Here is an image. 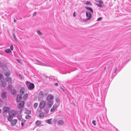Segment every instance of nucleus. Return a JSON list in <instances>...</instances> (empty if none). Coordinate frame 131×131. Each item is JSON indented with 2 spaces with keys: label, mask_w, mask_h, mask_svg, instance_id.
Here are the masks:
<instances>
[{
  "label": "nucleus",
  "mask_w": 131,
  "mask_h": 131,
  "mask_svg": "<svg viewBox=\"0 0 131 131\" xmlns=\"http://www.w3.org/2000/svg\"><path fill=\"white\" fill-rule=\"evenodd\" d=\"M26 84L28 89L29 90H32L34 88L35 85L34 84L28 81H26Z\"/></svg>",
  "instance_id": "nucleus-1"
},
{
  "label": "nucleus",
  "mask_w": 131,
  "mask_h": 131,
  "mask_svg": "<svg viewBox=\"0 0 131 131\" xmlns=\"http://www.w3.org/2000/svg\"><path fill=\"white\" fill-rule=\"evenodd\" d=\"M36 64L38 65L42 66L48 67H50L51 66L50 64L46 63L45 62H42L37 60H36Z\"/></svg>",
  "instance_id": "nucleus-2"
},
{
  "label": "nucleus",
  "mask_w": 131,
  "mask_h": 131,
  "mask_svg": "<svg viewBox=\"0 0 131 131\" xmlns=\"http://www.w3.org/2000/svg\"><path fill=\"white\" fill-rule=\"evenodd\" d=\"M46 105V103L45 101H41L39 103V107L41 109H42L45 107Z\"/></svg>",
  "instance_id": "nucleus-3"
},
{
  "label": "nucleus",
  "mask_w": 131,
  "mask_h": 131,
  "mask_svg": "<svg viewBox=\"0 0 131 131\" xmlns=\"http://www.w3.org/2000/svg\"><path fill=\"white\" fill-rule=\"evenodd\" d=\"M46 94H44L42 91H40L39 93L38 97V99L39 101L41 100L43 98L44 95H46Z\"/></svg>",
  "instance_id": "nucleus-4"
},
{
  "label": "nucleus",
  "mask_w": 131,
  "mask_h": 131,
  "mask_svg": "<svg viewBox=\"0 0 131 131\" xmlns=\"http://www.w3.org/2000/svg\"><path fill=\"white\" fill-rule=\"evenodd\" d=\"M96 2H98L99 4L98 3H96V5L99 7L102 8L103 7V2L101 0H96L95 1Z\"/></svg>",
  "instance_id": "nucleus-5"
},
{
  "label": "nucleus",
  "mask_w": 131,
  "mask_h": 131,
  "mask_svg": "<svg viewBox=\"0 0 131 131\" xmlns=\"http://www.w3.org/2000/svg\"><path fill=\"white\" fill-rule=\"evenodd\" d=\"M18 112L13 110H11L9 112V114L10 116L15 117L16 115L18 114Z\"/></svg>",
  "instance_id": "nucleus-6"
},
{
  "label": "nucleus",
  "mask_w": 131,
  "mask_h": 131,
  "mask_svg": "<svg viewBox=\"0 0 131 131\" xmlns=\"http://www.w3.org/2000/svg\"><path fill=\"white\" fill-rule=\"evenodd\" d=\"M86 15L87 18V19H86V21L89 20L92 17V14L90 12H86Z\"/></svg>",
  "instance_id": "nucleus-7"
},
{
  "label": "nucleus",
  "mask_w": 131,
  "mask_h": 131,
  "mask_svg": "<svg viewBox=\"0 0 131 131\" xmlns=\"http://www.w3.org/2000/svg\"><path fill=\"white\" fill-rule=\"evenodd\" d=\"M54 98L53 96L51 94H49L47 97L46 100L47 101H53Z\"/></svg>",
  "instance_id": "nucleus-8"
},
{
  "label": "nucleus",
  "mask_w": 131,
  "mask_h": 131,
  "mask_svg": "<svg viewBox=\"0 0 131 131\" xmlns=\"http://www.w3.org/2000/svg\"><path fill=\"white\" fill-rule=\"evenodd\" d=\"M22 95L21 94L18 95L17 97L16 101L17 102H20L22 99Z\"/></svg>",
  "instance_id": "nucleus-9"
},
{
  "label": "nucleus",
  "mask_w": 131,
  "mask_h": 131,
  "mask_svg": "<svg viewBox=\"0 0 131 131\" xmlns=\"http://www.w3.org/2000/svg\"><path fill=\"white\" fill-rule=\"evenodd\" d=\"M24 102L23 101H21L19 104L18 106V108H19L21 109L23 107Z\"/></svg>",
  "instance_id": "nucleus-10"
},
{
  "label": "nucleus",
  "mask_w": 131,
  "mask_h": 131,
  "mask_svg": "<svg viewBox=\"0 0 131 131\" xmlns=\"http://www.w3.org/2000/svg\"><path fill=\"white\" fill-rule=\"evenodd\" d=\"M47 104L49 108H50L53 104V101H47Z\"/></svg>",
  "instance_id": "nucleus-11"
},
{
  "label": "nucleus",
  "mask_w": 131,
  "mask_h": 131,
  "mask_svg": "<svg viewBox=\"0 0 131 131\" xmlns=\"http://www.w3.org/2000/svg\"><path fill=\"white\" fill-rule=\"evenodd\" d=\"M7 93L5 92H3L2 94V99H6L7 97L6 96Z\"/></svg>",
  "instance_id": "nucleus-12"
},
{
  "label": "nucleus",
  "mask_w": 131,
  "mask_h": 131,
  "mask_svg": "<svg viewBox=\"0 0 131 131\" xmlns=\"http://www.w3.org/2000/svg\"><path fill=\"white\" fill-rule=\"evenodd\" d=\"M6 81L9 83L11 84L12 83V78L10 77H7L6 78Z\"/></svg>",
  "instance_id": "nucleus-13"
},
{
  "label": "nucleus",
  "mask_w": 131,
  "mask_h": 131,
  "mask_svg": "<svg viewBox=\"0 0 131 131\" xmlns=\"http://www.w3.org/2000/svg\"><path fill=\"white\" fill-rule=\"evenodd\" d=\"M57 105L56 104H54L52 108L50 110V112H53L55 109L57 108Z\"/></svg>",
  "instance_id": "nucleus-14"
},
{
  "label": "nucleus",
  "mask_w": 131,
  "mask_h": 131,
  "mask_svg": "<svg viewBox=\"0 0 131 131\" xmlns=\"http://www.w3.org/2000/svg\"><path fill=\"white\" fill-rule=\"evenodd\" d=\"M17 122V120L16 119L13 120L11 122V125L12 126H14Z\"/></svg>",
  "instance_id": "nucleus-15"
},
{
  "label": "nucleus",
  "mask_w": 131,
  "mask_h": 131,
  "mask_svg": "<svg viewBox=\"0 0 131 131\" xmlns=\"http://www.w3.org/2000/svg\"><path fill=\"white\" fill-rule=\"evenodd\" d=\"M49 107H45L43 108V111L46 113H48L49 112Z\"/></svg>",
  "instance_id": "nucleus-16"
},
{
  "label": "nucleus",
  "mask_w": 131,
  "mask_h": 131,
  "mask_svg": "<svg viewBox=\"0 0 131 131\" xmlns=\"http://www.w3.org/2000/svg\"><path fill=\"white\" fill-rule=\"evenodd\" d=\"M25 88L23 87L21 88L20 90V93L21 94H20L23 95L25 93Z\"/></svg>",
  "instance_id": "nucleus-17"
},
{
  "label": "nucleus",
  "mask_w": 131,
  "mask_h": 131,
  "mask_svg": "<svg viewBox=\"0 0 131 131\" xmlns=\"http://www.w3.org/2000/svg\"><path fill=\"white\" fill-rule=\"evenodd\" d=\"M64 123V121L62 120H60L58 122V124L60 125H62Z\"/></svg>",
  "instance_id": "nucleus-18"
},
{
  "label": "nucleus",
  "mask_w": 131,
  "mask_h": 131,
  "mask_svg": "<svg viewBox=\"0 0 131 131\" xmlns=\"http://www.w3.org/2000/svg\"><path fill=\"white\" fill-rule=\"evenodd\" d=\"M52 119L51 118L48 119L46 120L45 121V122L46 123H48L49 124H51L52 123V122H51V120Z\"/></svg>",
  "instance_id": "nucleus-19"
},
{
  "label": "nucleus",
  "mask_w": 131,
  "mask_h": 131,
  "mask_svg": "<svg viewBox=\"0 0 131 131\" xmlns=\"http://www.w3.org/2000/svg\"><path fill=\"white\" fill-rule=\"evenodd\" d=\"M13 117H14L12 116H10V115L9 114V116L8 117L7 119L9 121H11L13 119Z\"/></svg>",
  "instance_id": "nucleus-20"
},
{
  "label": "nucleus",
  "mask_w": 131,
  "mask_h": 131,
  "mask_svg": "<svg viewBox=\"0 0 131 131\" xmlns=\"http://www.w3.org/2000/svg\"><path fill=\"white\" fill-rule=\"evenodd\" d=\"M10 74V71L8 70H7V72H6L5 74V75L7 76H9Z\"/></svg>",
  "instance_id": "nucleus-21"
},
{
  "label": "nucleus",
  "mask_w": 131,
  "mask_h": 131,
  "mask_svg": "<svg viewBox=\"0 0 131 131\" xmlns=\"http://www.w3.org/2000/svg\"><path fill=\"white\" fill-rule=\"evenodd\" d=\"M85 8L87 10L90 11L92 13H93V9L87 6Z\"/></svg>",
  "instance_id": "nucleus-22"
},
{
  "label": "nucleus",
  "mask_w": 131,
  "mask_h": 131,
  "mask_svg": "<svg viewBox=\"0 0 131 131\" xmlns=\"http://www.w3.org/2000/svg\"><path fill=\"white\" fill-rule=\"evenodd\" d=\"M6 83L5 82L2 81V85L3 87L5 88L6 86Z\"/></svg>",
  "instance_id": "nucleus-23"
},
{
  "label": "nucleus",
  "mask_w": 131,
  "mask_h": 131,
  "mask_svg": "<svg viewBox=\"0 0 131 131\" xmlns=\"http://www.w3.org/2000/svg\"><path fill=\"white\" fill-rule=\"evenodd\" d=\"M41 123V121L38 120L36 122V124L37 126H39Z\"/></svg>",
  "instance_id": "nucleus-24"
},
{
  "label": "nucleus",
  "mask_w": 131,
  "mask_h": 131,
  "mask_svg": "<svg viewBox=\"0 0 131 131\" xmlns=\"http://www.w3.org/2000/svg\"><path fill=\"white\" fill-rule=\"evenodd\" d=\"M10 109L9 107H5L4 108V112H7Z\"/></svg>",
  "instance_id": "nucleus-25"
},
{
  "label": "nucleus",
  "mask_w": 131,
  "mask_h": 131,
  "mask_svg": "<svg viewBox=\"0 0 131 131\" xmlns=\"http://www.w3.org/2000/svg\"><path fill=\"white\" fill-rule=\"evenodd\" d=\"M11 92L12 93L13 95H15L16 93V90L14 89H12L11 90Z\"/></svg>",
  "instance_id": "nucleus-26"
},
{
  "label": "nucleus",
  "mask_w": 131,
  "mask_h": 131,
  "mask_svg": "<svg viewBox=\"0 0 131 131\" xmlns=\"http://www.w3.org/2000/svg\"><path fill=\"white\" fill-rule=\"evenodd\" d=\"M38 103H35L34 105V108L35 109H36L37 108V107L38 106Z\"/></svg>",
  "instance_id": "nucleus-27"
},
{
  "label": "nucleus",
  "mask_w": 131,
  "mask_h": 131,
  "mask_svg": "<svg viewBox=\"0 0 131 131\" xmlns=\"http://www.w3.org/2000/svg\"><path fill=\"white\" fill-rule=\"evenodd\" d=\"M44 113L43 112H41L39 115V116L40 117H42L44 116Z\"/></svg>",
  "instance_id": "nucleus-28"
},
{
  "label": "nucleus",
  "mask_w": 131,
  "mask_h": 131,
  "mask_svg": "<svg viewBox=\"0 0 131 131\" xmlns=\"http://www.w3.org/2000/svg\"><path fill=\"white\" fill-rule=\"evenodd\" d=\"M28 96V95L27 93H25L23 96V98L24 99H26Z\"/></svg>",
  "instance_id": "nucleus-29"
},
{
  "label": "nucleus",
  "mask_w": 131,
  "mask_h": 131,
  "mask_svg": "<svg viewBox=\"0 0 131 131\" xmlns=\"http://www.w3.org/2000/svg\"><path fill=\"white\" fill-rule=\"evenodd\" d=\"M85 4L86 5H92V4L90 1H87L86 3H85Z\"/></svg>",
  "instance_id": "nucleus-30"
},
{
  "label": "nucleus",
  "mask_w": 131,
  "mask_h": 131,
  "mask_svg": "<svg viewBox=\"0 0 131 131\" xmlns=\"http://www.w3.org/2000/svg\"><path fill=\"white\" fill-rule=\"evenodd\" d=\"M5 51L7 53H10L12 52L11 50L9 49L5 50Z\"/></svg>",
  "instance_id": "nucleus-31"
},
{
  "label": "nucleus",
  "mask_w": 131,
  "mask_h": 131,
  "mask_svg": "<svg viewBox=\"0 0 131 131\" xmlns=\"http://www.w3.org/2000/svg\"><path fill=\"white\" fill-rule=\"evenodd\" d=\"M13 37L14 39L16 41H17V38H16L15 35L14 34H13Z\"/></svg>",
  "instance_id": "nucleus-32"
},
{
  "label": "nucleus",
  "mask_w": 131,
  "mask_h": 131,
  "mask_svg": "<svg viewBox=\"0 0 131 131\" xmlns=\"http://www.w3.org/2000/svg\"><path fill=\"white\" fill-rule=\"evenodd\" d=\"M37 33L40 35H42V33L39 30L37 31Z\"/></svg>",
  "instance_id": "nucleus-33"
},
{
  "label": "nucleus",
  "mask_w": 131,
  "mask_h": 131,
  "mask_svg": "<svg viewBox=\"0 0 131 131\" xmlns=\"http://www.w3.org/2000/svg\"><path fill=\"white\" fill-rule=\"evenodd\" d=\"M55 100L56 101V102L57 103H58L59 102L60 100L59 99L58 97H57L56 98Z\"/></svg>",
  "instance_id": "nucleus-34"
},
{
  "label": "nucleus",
  "mask_w": 131,
  "mask_h": 131,
  "mask_svg": "<svg viewBox=\"0 0 131 131\" xmlns=\"http://www.w3.org/2000/svg\"><path fill=\"white\" fill-rule=\"evenodd\" d=\"M30 117H31V116L29 115H27L26 117V118L27 119H29L30 118Z\"/></svg>",
  "instance_id": "nucleus-35"
},
{
  "label": "nucleus",
  "mask_w": 131,
  "mask_h": 131,
  "mask_svg": "<svg viewBox=\"0 0 131 131\" xmlns=\"http://www.w3.org/2000/svg\"><path fill=\"white\" fill-rule=\"evenodd\" d=\"M10 48L12 50H13V45H10Z\"/></svg>",
  "instance_id": "nucleus-36"
},
{
  "label": "nucleus",
  "mask_w": 131,
  "mask_h": 131,
  "mask_svg": "<svg viewBox=\"0 0 131 131\" xmlns=\"http://www.w3.org/2000/svg\"><path fill=\"white\" fill-rule=\"evenodd\" d=\"M19 77L22 79H24V78L23 77V76L22 75H21L20 74H19Z\"/></svg>",
  "instance_id": "nucleus-37"
},
{
  "label": "nucleus",
  "mask_w": 131,
  "mask_h": 131,
  "mask_svg": "<svg viewBox=\"0 0 131 131\" xmlns=\"http://www.w3.org/2000/svg\"><path fill=\"white\" fill-rule=\"evenodd\" d=\"M3 75L2 74L0 73V80L2 79L3 77Z\"/></svg>",
  "instance_id": "nucleus-38"
},
{
  "label": "nucleus",
  "mask_w": 131,
  "mask_h": 131,
  "mask_svg": "<svg viewBox=\"0 0 131 131\" xmlns=\"http://www.w3.org/2000/svg\"><path fill=\"white\" fill-rule=\"evenodd\" d=\"M12 87V86L11 85H9L8 87L7 88L8 89H10Z\"/></svg>",
  "instance_id": "nucleus-39"
},
{
  "label": "nucleus",
  "mask_w": 131,
  "mask_h": 131,
  "mask_svg": "<svg viewBox=\"0 0 131 131\" xmlns=\"http://www.w3.org/2000/svg\"><path fill=\"white\" fill-rule=\"evenodd\" d=\"M117 70V67H115V68L114 69V73H116Z\"/></svg>",
  "instance_id": "nucleus-40"
},
{
  "label": "nucleus",
  "mask_w": 131,
  "mask_h": 131,
  "mask_svg": "<svg viewBox=\"0 0 131 131\" xmlns=\"http://www.w3.org/2000/svg\"><path fill=\"white\" fill-rule=\"evenodd\" d=\"M92 123L94 124V125H96L95 122V121H93L92 122Z\"/></svg>",
  "instance_id": "nucleus-41"
},
{
  "label": "nucleus",
  "mask_w": 131,
  "mask_h": 131,
  "mask_svg": "<svg viewBox=\"0 0 131 131\" xmlns=\"http://www.w3.org/2000/svg\"><path fill=\"white\" fill-rule=\"evenodd\" d=\"M102 18L101 17H100L98 18L97 19V20L98 21H100L102 19Z\"/></svg>",
  "instance_id": "nucleus-42"
},
{
  "label": "nucleus",
  "mask_w": 131,
  "mask_h": 131,
  "mask_svg": "<svg viewBox=\"0 0 131 131\" xmlns=\"http://www.w3.org/2000/svg\"><path fill=\"white\" fill-rule=\"evenodd\" d=\"M21 116L20 115H19L18 116V118L19 119H20L21 118Z\"/></svg>",
  "instance_id": "nucleus-43"
},
{
  "label": "nucleus",
  "mask_w": 131,
  "mask_h": 131,
  "mask_svg": "<svg viewBox=\"0 0 131 131\" xmlns=\"http://www.w3.org/2000/svg\"><path fill=\"white\" fill-rule=\"evenodd\" d=\"M25 124V123L23 122H22L21 123V125L22 126H23Z\"/></svg>",
  "instance_id": "nucleus-44"
},
{
  "label": "nucleus",
  "mask_w": 131,
  "mask_h": 131,
  "mask_svg": "<svg viewBox=\"0 0 131 131\" xmlns=\"http://www.w3.org/2000/svg\"><path fill=\"white\" fill-rule=\"evenodd\" d=\"M54 85L56 86H58V84L57 83H54Z\"/></svg>",
  "instance_id": "nucleus-45"
},
{
  "label": "nucleus",
  "mask_w": 131,
  "mask_h": 131,
  "mask_svg": "<svg viewBox=\"0 0 131 131\" xmlns=\"http://www.w3.org/2000/svg\"><path fill=\"white\" fill-rule=\"evenodd\" d=\"M75 12H74L73 14V16L74 17L75 16Z\"/></svg>",
  "instance_id": "nucleus-46"
},
{
  "label": "nucleus",
  "mask_w": 131,
  "mask_h": 131,
  "mask_svg": "<svg viewBox=\"0 0 131 131\" xmlns=\"http://www.w3.org/2000/svg\"><path fill=\"white\" fill-rule=\"evenodd\" d=\"M17 61H18V62H19V63H20V60H18V59H17Z\"/></svg>",
  "instance_id": "nucleus-47"
},
{
  "label": "nucleus",
  "mask_w": 131,
  "mask_h": 131,
  "mask_svg": "<svg viewBox=\"0 0 131 131\" xmlns=\"http://www.w3.org/2000/svg\"><path fill=\"white\" fill-rule=\"evenodd\" d=\"M16 21V20H15V18H14V22H15Z\"/></svg>",
  "instance_id": "nucleus-48"
},
{
  "label": "nucleus",
  "mask_w": 131,
  "mask_h": 131,
  "mask_svg": "<svg viewBox=\"0 0 131 131\" xmlns=\"http://www.w3.org/2000/svg\"><path fill=\"white\" fill-rule=\"evenodd\" d=\"M2 65V63L0 61V66H1Z\"/></svg>",
  "instance_id": "nucleus-49"
},
{
  "label": "nucleus",
  "mask_w": 131,
  "mask_h": 131,
  "mask_svg": "<svg viewBox=\"0 0 131 131\" xmlns=\"http://www.w3.org/2000/svg\"><path fill=\"white\" fill-rule=\"evenodd\" d=\"M36 12H34V14H36Z\"/></svg>",
  "instance_id": "nucleus-50"
},
{
  "label": "nucleus",
  "mask_w": 131,
  "mask_h": 131,
  "mask_svg": "<svg viewBox=\"0 0 131 131\" xmlns=\"http://www.w3.org/2000/svg\"><path fill=\"white\" fill-rule=\"evenodd\" d=\"M1 109H0V113H1Z\"/></svg>",
  "instance_id": "nucleus-51"
}]
</instances>
